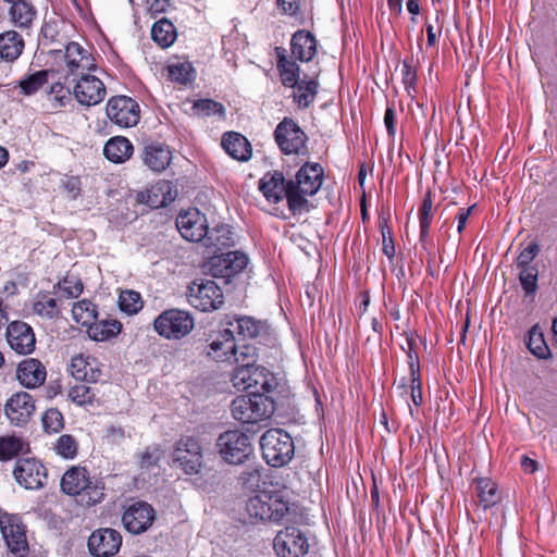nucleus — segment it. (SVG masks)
Segmentation results:
<instances>
[{"label":"nucleus","instance_id":"nucleus-23","mask_svg":"<svg viewBox=\"0 0 557 557\" xmlns=\"http://www.w3.org/2000/svg\"><path fill=\"white\" fill-rule=\"evenodd\" d=\"M122 545V536L114 529H101L88 540V548L96 557H109L116 554Z\"/></svg>","mask_w":557,"mask_h":557},{"label":"nucleus","instance_id":"nucleus-56","mask_svg":"<svg viewBox=\"0 0 557 557\" xmlns=\"http://www.w3.org/2000/svg\"><path fill=\"white\" fill-rule=\"evenodd\" d=\"M539 271L535 267L520 269L519 280L525 294H534L537 288Z\"/></svg>","mask_w":557,"mask_h":557},{"label":"nucleus","instance_id":"nucleus-19","mask_svg":"<svg viewBox=\"0 0 557 557\" xmlns=\"http://www.w3.org/2000/svg\"><path fill=\"white\" fill-rule=\"evenodd\" d=\"M36 410L35 399L27 392L13 394L5 404L4 412L10 422L16 426L25 425Z\"/></svg>","mask_w":557,"mask_h":557},{"label":"nucleus","instance_id":"nucleus-3","mask_svg":"<svg viewBox=\"0 0 557 557\" xmlns=\"http://www.w3.org/2000/svg\"><path fill=\"white\" fill-rule=\"evenodd\" d=\"M262 456L271 467L287 465L295 455L290 435L282 429H270L260 437Z\"/></svg>","mask_w":557,"mask_h":557},{"label":"nucleus","instance_id":"nucleus-8","mask_svg":"<svg viewBox=\"0 0 557 557\" xmlns=\"http://www.w3.org/2000/svg\"><path fill=\"white\" fill-rule=\"evenodd\" d=\"M232 382L238 391H248L250 394L264 395L272 392L276 386L274 375L263 367L235 368Z\"/></svg>","mask_w":557,"mask_h":557},{"label":"nucleus","instance_id":"nucleus-34","mask_svg":"<svg viewBox=\"0 0 557 557\" xmlns=\"http://www.w3.org/2000/svg\"><path fill=\"white\" fill-rule=\"evenodd\" d=\"M206 238V246L212 250H222L235 245V233L230 225L221 224L208 230Z\"/></svg>","mask_w":557,"mask_h":557},{"label":"nucleus","instance_id":"nucleus-22","mask_svg":"<svg viewBox=\"0 0 557 557\" xmlns=\"http://www.w3.org/2000/svg\"><path fill=\"white\" fill-rule=\"evenodd\" d=\"M7 341L10 347L20 355L32 354L36 338L30 325L23 321H14L7 327Z\"/></svg>","mask_w":557,"mask_h":557},{"label":"nucleus","instance_id":"nucleus-58","mask_svg":"<svg viewBox=\"0 0 557 557\" xmlns=\"http://www.w3.org/2000/svg\"><path fill=\"white\" fill-rule=\"evenodd\" d=\"M539 252L540 246L535 242L530 243L519 252L516 261L517 267L519 269L531 268V262L539 255Z\"/></svg>","mask_w":557,"mask_h":557},{"label":"nucleus","instance_id":"nucleus-42","mask_svg":"<svg viewBox=\"0 0 557 557\" xmlns=\"http://www.w3.org/2000/svg\"><path fill=\"white\" fill-rule=\"evenodd\" d=\"M277 69L280 71L281 81L284 86L294 87L298 81V65L286 59L284 49L277 48Z\"/></svg>","mask_w":557,"mask_h":557},{"label":"nucleus","instance_id":"nucleus-29","mask_svg":"<svg viewBox=\"0 0 557 557\" xmlns=\"http://www.w3.org/2000/svg\"><path fill=\"white\" fill-rule=\"evenodd\" d=\"M177 196L175 186L169 181H159L146 190V202L151 208L165 207Z\"/></svg>","mask_w":557,"mask_h":557},{"label":"nucleus","instance_id":"nucleus-43","mask_svg":"<svg viewBox=\"0 0 557 557\" xmlns=\"http://www.w3.org/2000/svg\"><path fill=\"white\" fill-rule=\"evenodd\" d=\"M527 347L539 359H547L550 357L549 347L539 325H533L528 332Z\"/></svg>","mask_w":557,"mask_h":557},{"label":"nucleus","instance_id":"nucleus-13","mask_svg":"<svg viewBox=\"0 0 557 557\" xmlns=\"http://www.w3.org/2000/svg\"><path fill=\"white\" fill-rule=\"evenodd\" d=\"M107 116L109 120L123 128L135 126L139 122L138 103L126 96L111 98L107 103Z\"/></svg>","mask_w":557,"mask_h":557},{"label":"nucleus","instance_id":"nucleus-60","mask_svg":"<svg viewBox=\"0 0 557 557\" xmlns=\"http://www.w3.org/2000/svg\"><path fill=\"white\" fill-rule=\"evenodd\" d=\"M381 232L383 237V252L388 259H392L395 253V248L391 236V232L386 225L381 226Z\"/></svg>","mask_w":557,"mask_h":557},{"label":"nucleus","instance_id":"nucleus-21","mask_svg":"<svg viewBox=\"0 0 557 557\" xmlns=\"http://www.w3.org/2000/svg\"><path fill=\"white\" fill-rule=\"evenodd\" d=\"M176 227L189 242H200L208 233L206 216L198 209H189L176 218Z\"/></svg>","mask_w":557,"mask_h":557},{"label":"nucleus","instance_id":"nucleus-11","mask_svg":"<svg viewBox=\"0 0 557 557\" xmlns=\"http://www.w3.org/2000/svg\"><path fill=\"white\" fill-rule=\"evenodd\" d=\"M274 138L285 154H301L306 151L307 135L292 119L285 117L278 123Z\"/></svg>","mask_w":557,"mask_h":557},{"label":"nucleus","instance_id":"nucleus-47","mask_svg":"<svg viewBox=\"0 0 557 557\" xmlns=\"http://www.w3.org/2000/svg\"><path fill=\"white\" fill-rule=\"evenodd\" d=\"M49 73L48 70H41L21 79L18 86L22 92L26 96L37 92L48 82Z\"/></svg>","mask_w":557,"mask_h":557},{"label":"nucleus","instance_id":"nucleus-52","mask_svg":"<svg viewBox=\"0 0 557 557\" xmlns=\"http://www.w3.org/2000/svg\"><path fill=\"white\" fill-rule=\"evenodd\" d=\"M57 288L61 296L65 298H76L82 294L84 285L77 276L66 275L58 283Z\"/></svg>","mask_w":557,"mask_h":557},{"label":"nucleus","instance_id":"nucleus-39","mask_svg":"<svg viewBox=\"0 0 557 557\" xmlns=\"http://www.w3.org/2000/svg\"><path fill=\"white\" fill-rule=\"evenodd\" d=\"M151 38L161 48L170 47L176 39V29L171 21L161 18L151 28Z\"/></svg>","mask_w":557,"mask_h":557},{"label":"nucleus","instance_id":"nucleus-27","mask_svg":"<svg viewBox=\"0 0 557 557\" xmlns=\"http://www.w3.org/2000/svg\"><path fill=\"white\" fill-rule=\"evenodd\" d=\"M144 163L153 172L164 171L171 163L172 152L161 143H149L144 148Z\"/></svg>","mask_w":557,"mask_h":557},{"label":"nucleus","instance_id":"nucleus-28","mask_svg":"<svg viewBox=\"0 0 557 557\" xmlns=\"http://www.w3.org/2000/svg\"><path fill=\"white\" fill-rule=\"evenodd\" d=\"M11 7L8 14L11 23L21 29H28L37 17V9L32 0L9 2Z\"/></svg>","mask_w":557,"mask_h":557},{"label":"nucleus","instance_id":"nucleus-25","mask_svg":"<svg viewBox=\"0 0 557 557\" xmlns=\"http://www.w3.org/2000/svg\"><path fill=\"white\" fill-rule=\"evenodd\" d=\"M259 189L269 202L278 203L284 198L288 200L289 181L281 172H268L260 180Z\"/></svg>","mask_w":557,"mask_h":557},{"label":"nucleus","instance_id":"nucleus-2","mask_svg":"<svg viewBox=\"0 0 557 557\" xmlns=\"http://www.w3.org/2000/svg\"><path fill=\"white\" fill-rule=\"evenodd\" d=\"M323 169L319 163H306L289 181L288 207L294 213H300L308 207V196H313L321 187Z\"/></svg>","mask_w":557,"mask_h":557},{"label":"nucleus","instance_id":"nucleus-10","mask_svg":"<svg viewBox=\"0 0 557 557\" xmlns=\"http://www.w3.org/2000/svg\"><path fill=\"white\" fill-rule=\"evenodd\" d=\"M188 302L196 309L208 312L224 304L220 286L212 280H197L188 286Z\"/></svg>","mask_w":557,"mask_h":557},{"label":"nucleus","instance_id":"nucleus-54","mask_svg":"<svg viewBox=\"0 0 557 557\" xmlns=\"http://www.w3.org/2000/svg\"><path fill=\"white\" fill-rule=\"evenodd\" d=\"M77 447L76 440L70 434L61 435L54 444L55 453L66 459H72L76 456Z\"/></svg>","mask_w":557,"mask_h":557},{"label":"nucleus","instance_id":"nucleus-15","mask_svg":"<svg viewBox=\"0 0 557 557\" xmlns=\"http://www.w3.org/2000/svg\"><path fill=\"white\" fill-rule=\"evenodd\" d=\"M273 546L280 557H300L309 548L307 537L295 527L280 531L274 537Z\"/></svg>","mask_w":557,"mask_h":557},{"label":"nucleus","instance_id":"nucleus-48","mask_svg":"<svg viewBox=\"0 0 557 557\" xmlns=\"http://www.w3.org/2000/svg\"><path fill=\"white\" fill-rule=\"evenodd\" d=\"M401 348L407 354V362L409 366L410 375H419L420 362L417 352V339L413 334L406 333L405 343L401 345Z\"/></svg>","mask_w":557,"mask_h":557},{"label":"nucleus","instance_id":"nucleus-5","mask_svg":"<svg viewBox=\"0 0 557 557\" xmlns=\"http://www.w3.org/2000/svg\"><path fill=\"white\" fill-rule=\"evenodd\" d=\"M220 457L230 465L244 463L253 453L250 436L240 430H227L215 443Z\"/></svg>","mask_w":557,"mask_h":557},{"label":"nucleus","instance_id":"nucleus-55","mask_svg":"<svg viewBox=\"0 0 557 557\" xmlns=\"http://www.w3.org/2000/svg\"><path fill=\"white\" fill-rule=\"evenodd\" d=\"M67 397L78 406L92 404L95 394L91 388L84 384H75L67 392Z\"/></svg>","mask_w":557,"mask_h":557},{"label":"nucleus","instance_id":"nucleus-1","mask_svg":"<svg viewBox=\"0 0 557 557\" xmlns=\"http://www.w3.org/2000/svg\"><path fill=\"white\" fill-rule=\"evenodd\" d=\"M64 494L79 497V503L95 506L104 498V483L92 479L85 467L73 466L64 472L60 483Z\"/></svg>","mask_w":557,"mask_h":557},{"label":"nucleus","instance_id":"nucleus-7","mask_svg":"<svg viewBox=\"0 0 557 557\" xmlns=\"http://www.w3.org/2000/svg\"><path fill=\"white\" fill-rule=\"evenodd\" d=\"M202 445L194 436H183L174 445L172 459L185 474H198L203 466Z\"/></svg>","mask_w":557,"mask_h":557},{"label":"nucleus","instance_id":"nucleus-36","mask_svg":"<svg viewBox=\"0 0 557 557\" xmlns=\"http://www.w3.org/2000/svg\"><path fill=\"white\" fill-rule=\"evenodd\" d=\"M168 77L177 84L187 85L196 77V71L193 64L186 60H175L166 66Z\"/></svg>","mask_w":557,"mask_h":557},{"label":"nucleus","instance_id":"nucleus-4","mask_svg":"<svg viewBox=\"0 0 557 557\" xmlns=\"http://www.w3.org/2000/svg\"><path fill=\"white\" fill-rule=\"evenodd\" d=\"M251 518L260 521L277 522L288 512V502L280 492L260 491L246 503Z\"/></svg>","mask_w":557,"mask_h":557},{"label":"nucleus","instance_id":"nucleus-30","mask_svg":"<svg viewBox=\"0 0 557 557\" xmlns=\"http://www.w3.org/2000/svg\"><path fill=\"white\" fill-rule=\"evenodd\" d=\"M293 55L302 62H309L317 52V41L314 36L306 30L296 32L290 40Z\"/></svg>","mask_w":557,"mask_h":557},{"label":"nucleus","instance_id":"nucleus-24","mask_svg":"<svg viewBox=\"0 0 557 557\" xmlns=\"http://www.w3.org/2000/svg\"><path fill=\"white\" fill-rule=\"evenodd\" d=\"M70 372L78 381L97 383L103 374V364L94 356L79 354L71 359Z\"/></svg>","mask_w":557,"mask_h":557},{"label":"nucleus","instance_id":"nucleus-46","mask_svg":"<svg viewBox=\"0 0 557 557\" xmlns=\"http://www.w3.org/2000/svg\"><path fill=\"white\" fill-rule=\"evenodd\" d=\"M72 315L77 323L89 327L97 319L96 306L88 300L75 302L72 308Z\"/></svg>","mask_w":557,"mask_h":557},{"label":"nucleus","instance_id":"nucleus-45","mask_svg":"<svg viewBox=\"0 0 557 557\" xmlns=\"http://www.w3.org/2000/svg\"><path fill=\"white\" fill-rule=\"evenodd\" d=\"M231 359H234V362L237 364L236 368L256 367L257 349L249 344H235V350L232 351Z\"/></svg>","mask_w":557,"mask_h":557},{"label":"nucleus","instance_id":"nucleus-26","mask_svg":"<svg viewBox=\"0 0 557 557\" xmlns=\"http://www.w3.org/2000/svg\"><path fill=\"white\" fill-rule=\"evenodd\" d=\"M16 376L23 386L36 388L45 383L47 371L38 359L29 358L18 364Z\"/></svg>","mask_w":557,"mask_h":557},{"label":"nucleus","instance_id":"nucleus-20","mask_svg":"<svg viewBox=\"0 0 557 557\" xmlns=\"http://www.w3.org/2000/svg\"><path fill=\"white\" fill-rule=\"evenodd\" d=\"M73 94L81 104L91 107L104 99L107 90L101 79L87 73L79 76L73 88Z\"/></svg>","mask_w":557,"mask_h":557},{"label":"nucleus","instance_id":"nucleus-17","mask_svg":"<svg viewBox=\"0 0 557 557\" xmlns=\"http://www.w3.org/2000/svg\"><path fill=\"white\" fill-rule=\"evenodd\" d=\"M60 57L64 61V70L69 75L79 77L97 67L92 54L77 42L66 45L64 54Z\"/></svg>","mask_w":557,"mask_h":557},{"label":"nucleus","instance_id":"nucleus-57","mask_svg":"<svg viewBox=\"0 0 557 557\" xmlns=\"http://www.w3.org/2000/svg\"><path fill=\"white\" fill-rule=\"evenodd\" d=\"M194 110L200 115H220L224 114V107L211 99H201L195 102Z\"/></svg>","mask_w":557,"mask_h":557},{"label":"nucleus","instance_id":"nucleus-12","mask_svg":"<svg viewBox=\"0 0 557 557\" xmlns=\"http://www.w3.org/2000/svg\"><path fill=\"white\" fill-rule=\"evenodd\" d=\"M13 475L26 490H39L47 482L48 471L36 458H21L15 462Z\"/></svg>","mask_w":557,"mask_h":557},{"label":"nucleus","instance_id":"nucleus-40","mask_svg":"<svg viewBox=\"0 0 557 557\" xmlns=\"http://www.w3.org/2000/svg\"><path fill=\"white\" fill-rule=\"evenodd\" d=\"M478 497L484 508L492 507L499 502L497 484L488 478L475 480Z\"/></svg>","mask_w":557,"mask_h":557},{"label":"nucleus","instance_id":"nucleus-14","mask_svg":"<svg viewBox=\"0 0 557 557\" xmlns=\"http://www.w3.org/2000/svg\"><path fill=\"white\" fill-rule=\"evenodd\" d=\"M0 529L8 548L15 554L28 549L25 527L17 515L0 511Z\"/></svg>","mask_w":557,"mask_h":557},{"label":"nucleus","instance_id":"nucleus-16","mask_svg":"<svg viewBox=\"0 0 557 557\" xmlns=\"http://www.w3.org/2000/svg\"><path fill=\"white\" fill-rule=\"evenodd\" d=\"M248 264V257L238 250L212 256L208 263V271L215 277H232L240 273Z\"/></svg>","mask_w":557,"mask_h":557},{"label":"nucleus","instance_id":"nucleus-33","mask_svg":"<svg viewBox=\"0 0 557 557\" xmlns=\"http://www.w3.org/2000/svg\"><path fill=\"white\" fill-rule=\"evenodd\" d=\"M24 49V40L15 30L0 34V59L8 62L16 60Z\"/></svg>","mask_w":557,"mask_h":557},{"label":"nucleus","instance_id":"nucleus-53","mask_svg":"<svg viewBox=\"0 0 557 557\" xmlns=\"http://www.w3.org/2000/svg\"><path fill=\"white\" fill-rule=\"evenodd\" d=\"M41 421L45 431L48 433H58L64 426L63 414L57 408L46 410Z\"/></svg>","mask_w":557,"mask_h":557},{"label":"nucleus","instance_id":"nucleus-44","mask_svg":"<svg viewBox=\"0 0 557 557\" xmlns=\"http://www.w3.org/2000/svg\"><path fill=\"white\" fill-rule=\"evenodd\" d=\"M228 329L233 330V335L236 333L243 338L256 337L261 331V324L250 317L237 318L234 321L228 322Z\"/></svg>","mask_w":557,"mask_h":557},{"label":"nucleus","instance_id":"nucleus-6","mask_svg":"<svg viewBox=\"0 0 557 557\" xmlns=\"http://www.w3.org/2000/svg\"><path fill=\"white\" fill-rule=\"evenodd\" d=\"M273 410L269 397L258 393L239 396L232 401L233 418L243 423H256L270 417Z\"/></svg>","mask_w":557,"mask_h":557},{"label":"nucleus","instance_id":"nucleus-32","mask_svg":"<svg viewBox=\"0 0 557 557\" xmlns=\"http://www.w3.org/2000/svg\"><path fill=\"white\" fill-rule=\"evenodd\" d=\"M133 150V145L126 137L116 136L107 141L103 153L111 162L123 163L131 158Z\"/></svg>","mask_w":557,"mask_h":557},{"label":"nucleus","instance_id":"nucleus-35","mask_svg":"<svg viewBox=\"0 0 557 557\" xmlns=\"http://www.w3.org/2000/svg\"><path fill=\"white\" fill-rule=\"evenodd\" d=\"M208 352L218 361H230L232 351L235 350V336L233 330L225 329L221 332L220 338L212 341Z\"/></svg>","mask_w":557,"mask_h":557},{"label":"nucleus","instance_id":"nucleus-38","mask_svg":"<svg viewBox=\"0 0 557 557\" xmlns=\"http://www.w3.org/2000/svg\"><path fill=\"white\" fill-rule=\"evenodd\" d=\"M122 324L116 320H96L88 327V336L96 342H104L121 332Z\"/></svg>","mask_w":557,"mask_h":557},{"label":"nucleus","instance_id":"nucleus-50","mask_svg":"<svg viewBox=\"0 0 557 557\" xmlns=\"http://www.w3.org/2000/svg\"><path fill=\"white\" fill-rule=\"evenodd\" d=\"M143 300L139 293L135 290H123L119 297L120 309L127 314H135L143 308Z\"/></svg>","mask_w":557,"mask_h":557},{"label":"nucleus","instance_id":"nucleus-64","mask_svg":"<svg viewBox=\"0 0 557 557\" xmlns=\"http://www.w3.org/2000/svg\"><path fill=\"white\" fill-rule=\"evenodd\" d=\"M384 124L386 126L387 133L389 136H394L395 128V112L392 108H387L384 114Z\"/></svg>","mask_w":557,"mask_h":557},{"label":"nucleus","instance_id":"nucleus-31","mask_svg":"<svg viewBox=\"0 0 557 557\" xmlns=\"http://www.w3.org/2000/svg\"><path fill=\"white\" fill-rule=\"evenodd\" d=\"M222 147L233 159L247 161L251 157V146L247 138L238 133H227L222 138Z\"/></svg>","mask_w":557,"mask_h":557},{"label":"nucleus","instance_id":"nucleus-49","mask_svg":"<svg viewBox=\"0 0 557 557\" xmlns=\"http://www.w3.org/2000/svg\"><path fill=\"white\" fill-rule=\"evenodd\" d=\"M48 100L51 109L60 110L71 102V91L62 83H54L48 92Z\"/></svg>","mask_w":557,"mask_h":557},{"label":"nucleus","instance_id":"nucleus-59","mask_svg":"<svg viewBox=\"0 0 557 557\" xmlns=\"http://www.w3.org/2000/svg\"><path fill=\"white\" fill-rule=\"evenodd\" d=\"M432 210V200L431 196L428 193L423 199L422 206L419 210V222H420V233L421 236H424L428 232L430 225V214Z\"/></svg>","mask_w":557,"mask_h":557},{"label":"nucleus","instance_id":"nucleus-18","mask_svg":"<svg viewBox=\"0 0 557 557\" xmlns=\"http://www.w3.org/2000/svg\"><path fill=\"white\" fill-rule=\"evenodd\" d=\"M156 513L146 502H135L127 506L122 516L124 528L133 534L146 532L153 523Z\"/></svg>","mask_w":557,"mask_h":557},{"label":"nucleus","instance_id":"nucleus-51","mask_svg":"<svg viewBox=\"0 0 557 557\" xmlns=\"http://www.w3.org/2000/svg\"><path fill=\"white\" fill-rule=\"evenodd\" d=\"M33 310L42 318H53L59 313L57 299L49 295H40L34 302Z\"/></svg>","mask_w":557,"mask_h":557},{"label":"nucleus","instance_id":"nucleus-9","mask_svg":"<svg viewBox=\"0 0 557 557\" xmlns=\"http://www.w3.org/2000/svg\"><path fill=\"white\" fill-rule=\"evenodd\" d=\"M156 332L166 339H181L194 329V318L185 310L169 309L153 322Z\"/></svg>","mask_w":557,"mask_h":557},{"label":"nucleus","instance_id":"nucleus-41","mask_svg":"<svg viewBox=\"0 0 557 557\" xmlns=\"http://www.w3.org/2000/svg\"><path fill=\"white\" fill-rule=\"evenodd\" d=\"M28 449V444L18 436H0V460H10L20 454L27 453Z\"/></svg>","mask_w":557,"mask_h":557},{"label":"nucleus","instance_id":"nucleus-61","mask_svg":"<svg viewBox=\"0 0 557 557\" xmlns=\"http://www.w3.org/2000/svg\"><path fill=\"white\" fill-rule=\"evenodd\" d=\"M410 389H411V399L416 406H419L422 403V391H421V376L419 375H410Z\"/></svg>","mask_w":557,"mask_h":557},{"label":"nucleus","instance_id":"nucleus-62","mask_svg":"<svg viewBox=\"0 0 557 557\" xmlns=\"http://www.w3.org/2000/svg\"><path fill=\"white\" fill-rule=\"evenodd\" d=\"M146 5L152 15L161 14L171 7V0H146Z\"/></svg>","mask_w":557,"mask_h":557},{"label":"nucleus","instance_id":"nucleus-63","mask_svg":"<svg viewBox=\"0 0 557 557\" xmlns=\"http://www.w3.org/2000/svg\"><path fill=\"white\" fill-rule=\"evenodd\" d=\"M278 8L286 14L294 15L299 9V0H276Z\"/></svg>","mask_w":557,"mask_h":557},{"label":"nucleus","instance_id":"nucleus-37","mask_svg":"<svg viewBox=\"0 0 557 557\" xmlns=\"http://www.w3.org/2000/svg\"><path fill=\"white\" fill-rule=\"evenodd\" d=\"M319 84L314 78L297 82L293 87V98L299 108H308L315 99Z\"/></svg>","mask_w":557,"mask_h":557}]
</instances>
